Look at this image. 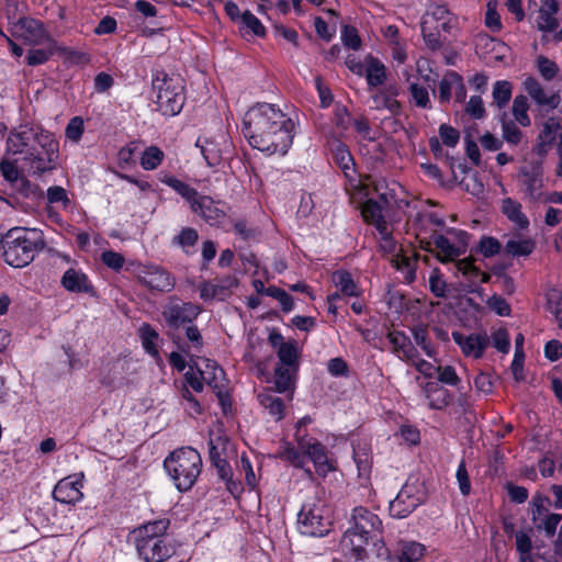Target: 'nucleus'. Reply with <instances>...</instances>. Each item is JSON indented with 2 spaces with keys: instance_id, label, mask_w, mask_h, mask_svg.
Segmentation results:
<instances>
[{
  "instance_id": "obj_30",
  "label": "nucleus",
  "mask_w": 562,
  "mask_h": 562,
  "mask_svg": "<svg viewBox=\"0 0 562 562\" xmlns=\"http://www.w3.org/2000/svg\"><path fill=\"white\" fill-rule=\"evenodd\" d=\"M454 268L457 273H460L462 277H464L471 286L488 282L491 279V276L477 268L473 260L470 258L456 261Z\"/></svg>"
},
{
  "instance_id": "obj_61",
  "label": "nucleus",
  "mask_w": 562,
  "mask_h": 562,
  "mask_svg": "<svg viewBox=\"0 0 562 562\" xmlns=\"http://www.w3.org/2000/svg\"><path fill=\"white\" fill-rule=\"evenodd\" d=\"M240 24L244 29H247L257 36H263L266 34V29L260 20L248 10L243 13Z\"/></svg>"
},
{
  "instance_id": "obj_39",
  "label": "nucleus",
  "mask_w": 562,
  "mask_h": 562,
  "mask_svg": "<svg viewBox=\"0 0 562 562\" xmlns=\"http://www.w3.org/2000/svg\"><path fill=\"white\" fill-rule=\"evenodd\" d=\"M562 120L559 117H549L542 125V130L539 134V140H540V150L544 151V147L547 145H551L555 137L558 132L562 128Z\"/></svg>"
},
{
  "instance_id": "obj_60",
  "label": "nucleus",
  "mask_w": 562,
  "mask_h": 562,
  "mask_svg": "<svg viewBox=\"0 0 562 562\" xmlns=\"http://www.w3.org/2000/svg\"><path fill=\"white\" fill-rule=\"evenodd\" d=\"M47 201L50 204H60L63 209H68L70 206V199L68 196L67 191L59 186H53L47 189Z\"/></svg>"
},
{
  "instance_id": "obj_43",
  "label": "nucleus",
  "mask_w": 562,
  "mask_h": 562,
  "mask_svg": "<svg viewBox=\"0 0 562 562\" xmlns=\"http://www.w3.org/2000/svg\"><path fill=\"white\" fill-rule=\"evenodd\" d=\"M165 158L164 151L157 146L147 147L140 157V167L146 171L157 169Z\"/></svg>"
},
{
  "instance_id": "obj_2",
  "label": "nucleus",
  "mask_w": 562,
  "mask_h": 562,
  "mask_svg": "<svg viewBox=\"0 0 562 562\" xmlns=\"http://www.w3.org/2000/svg\"><path fill=\"white\" fill-rule=\"evenodd\" d=\"M5 150L9 155H24L29 173L40 176L55 169L59 145L49 131L24 124L9 133Z\"/></svg>"
},
{
  "instance_id": "obj_24",
  "label": "nucleus",
  "mask_w": 562,
  "mask_h": 562,
  "mask_svg": "<svg viewBox=\"0 0 562 562\" xmlns=\"http://www.w3.org/2000/svg\"><path fill=\"white\" fill-rule=\"evenodd\" d=\"M524 88L529 97L541 106L554 110L561 102L559 92L546 90L540 82L532 77H528L524 81Z\"/></svg>"
},
{
  "instance_id": "obj_52",
  "label": "nucleus",
  "mask_w": 562,
  "mask_h": 562,
  "mask_svg": "<svg viewBox=\"0 0 562 562\" xmlns=\"http://www.w3.org/2000/svg\"><path fill=\"white\" fill-rule=\"evenodd\" d=\"M139 335L144 349L149 355H157L156 340L158 339V333L149 324H143L139 328Z\"/></svg>"
},
{
  "instance_id": "obj_36",
  "label": "nucleus",
  "mask_w": 562,
  "mask_h": 562,
  "mask_svg": "<svg viewBox=\"0 0 562 562\" xmlns=\"http://www.w3.org/2000/svg\"><path fill=\"white\" fill-rule=\"evenodd\" d=\"M312 422L313 419L306 415L300 418L295 425L294 440L302 452H305L308 446H313L318 441L307 432L306 427L312 424Z\"/></svg>"
},
{
  "instance_id": "obj_17",
  "label": "nucleus",
  "mask_w": 562,
  "mask_h": 562,
  "mask_svg": "<svg viewBox=\"0 0 562 562\" xmlns=\"http://www.w3.org/2000/svg\"><path fill=\"white\" fill-rule=\"evenodd\" d=\"M423 503V494L416 485L404 484L396 497L390 502L392 517L402 519L407 517Z\"/></svg>"
},
{
  "instance_id": "obj_16",
  "label": "nucleus",
  "mask_w": 562,
  "mask_h": 562,
  "mask_svg": "<svg viewBox=\"0 0 562 562\" xmlns=\"http://www.w3.org/2000/svg\"><path fill=\"white\" fill-rule=\"evenodd\" d=\"M139 282L150 291L170 292L176 285L172 274L157 265H143L137 270Z\"/></svg>"
},
{
  "instance_id": "obj_53",
  "label": "nucleus",
  "mask_w": 562,
  "mask_h": 562,
  "mask_svg": "<svg viewBox=\"0 0 562 562\" xmlns=\"http://www.w3.org/2000/svg\"><path fill=\"white\" fill-rule=\"evenodd\" d=\"M409 92L414 104L422 109H430L429 92L425 86L418 85L417 82L409 83Z\"/></svg>"
},
{
  "instance_id": "obj_59",
  "label": "nucleus",
  "mask_w": 562,
  "mask_h": 562,
  "mask_svg": "<svg viewBox=\"0 0 562 562\" xmlns=\"http://www.w3.org/2000/svg\"><path fill=\"white\" fill-rule=\"evenodd\" d=\"M371 99L372 106L376 110L387 109L390 112L395 113L400 109V103L384 92H375Z\"/></svg>"
},
{
  "instance_id": "obj_51",
  "label": "nucleus",
  "mask_w": 562,
  "mask_h": 562,
  "mask_svg": "<svg viewBox=\"0 0 562 562\" xmlns=\"http://www.w3.org/2000/svg\"><path fill=\"white\" fill-rule=\"evenodd\" d=\"M512 98V83L507 80L496 81L493 87V99L498 108L505 106Z\"/></svg>"
},
{
  "instance_id": "obj_56",
  "label": "nucleus",
  "mask_w": 562,
  "mask_h": 562,
  "mask_svg": "<svg viewBox=\"0 0 562 562\" xmlns=\"http://www.w3.org/2000/svg\"><path fill=\"white\" fill-rule=\"evenodd\" d=\"M266 295L276 299L279 302L282 311L285 313H289L294 308V301H293L292 296L280 288H277V286L267 288Z\"/></svg>"
},
{
  "instance_id": "obj_50",
  "label": "nucleus",
  "mask_w": 562,
  "mask_h": 562,
  "mask_svg": "<svg viewBox=\"0 0 562 562\" xmlns=\"http://www.w3.org/2000/svg\"><path fill=\"white\" fill-rule=\"evenodd\" d=\"M528 100L525 95H517L514 99L513 102V114L515 120L521 125V126H529L530 125V119L528 116Z\"/></svg>"
},
{
  "instance_id": "obj_1",
  "label": "nucleus",
  "mask_w": 562,
  "mask_h": 562,
  "mask_svg": "<svg viewBox=\"0 0 562 562\" xmlns=\"http://www.w3.org/2000/svg\"><path fill=\"white\" fill-rule=\"evenodd\" d=\"M295 123L271 103H258L244 117V135L251 147L267 155H285L292 146Z\"/></svg>"
},
{
  "instance_id": "obj_15",
  "label": "nucleus",
  "mask_w": 562,
  "mask_h": 562,
  "mask_svg": "<svg viewBox=\"0 0 562 562\" xmlns=\"http://www.w3.org/2000/svg\"><path fill=\"white\" fill-rule=\"evenodd\" d=\"M200 313L201 310L198 305L171 297L164 306L162 317L169 327L178 329L191 324Z\"/></svg>"
},
{
  "instance_id": "obj_37",
  "label": "nucleus",
  "mask_w": 562,
  "mask_h": 562,
  "mask_svg": "<svg viewBox=\"0 0 562 562\" xmlns=\"http://www.w3.org/2000/svg\"><path fill=\"white\" fill-rule=\"evenodd\" d=\"M297 368L278 366L274 370V386L277 392L284 393L293 390L294 374Z\"/></svg>"
},
{
  "instance_id": "obj_12",
  "label": "nucleus",
  "mask_w": 562,
  "mask_h": 562,
  "mask_svg": "<svg viewBox=\"0 0 562 562\" xmlns=\"http://www.w3.org/2000/svg\"><path fill=\"white\" fill-rule=\"evenodd\" d=\"M431 239L441 261H453L468 247V235L464 232L450 229L447 235L434 234Z\"/></svg>"
},
{
  "instance_id": "obj_40",
  "label": "nucleus",
  "mask_w": 562,
  "mask_h": 562,
  "mask_svg": "<svg viewBox=\"0 0 562 562\" xmlns=\"http://www.w3.org/2000/svg\"><path fill=\"white\" fill-rule=\"evenodd\" d=\"M361 213L364 221L374 225L376 229L387 226L383 217L382 207L376 202L372 200L367 201Z\"/></svg>"
},
{
  "instance_id": "obj_55",
  "label": "nucleus",
  "mask_w": 562,
  "mask_h": 562,
  "mask_svg": "<svg viewBox=\"0 0 562 562\" xmlns=\"http://www.w3.org/2000/svg\"><path fill=\"white\" fill-rule=\"evenodd\" d=\"M547 308L552 313L561 325L562 319V293L558 289H550L547 294Z\"/></svg>"
},
{
  "instance_id": "obj_46",
  "label": "nucleus",
  "mask_w": 562,
  "mask_h": 562,
  "mask_svg": "<svg viewBox=\"0 0 562 562\" xmlns=\"http://www.w3.org/2000/svg\"><path fill=\"white\" fill-rule=\"evenodd\" d=\"M44 48L30 49L26 55V63L30 66L45 64L55 53L56 42L54 44H44Z\"/></svg>"
},
{
  "instance_id": "obj_57",
  "label": "nucleus",
  "mask_w": 562,
  "mask_h": 562,
  "mask_svg": "<svg viewBox=\"0 0 562 562\" xmlns=\"http://www.w3.org/2000/svg\"><path fill=\"white\" fill-rule=\"evenodd\" d=\"M237 468L240 473L245 474V481H246V484L249 486V488L255 490L258 484L257 477L254 472L252 464H251L249 458L245 453H243L239 457Z\"/></svg>"
},
{
  "instance_id": "obj_31",
  "label": "nucleus",
  "mask_w": 562,
  "mask_h": 562,
  "mask_svg": "<svg viewBox=\"0 0 562 562\" xmlns=\"http://www.w3.org/2000/svg\"><path fill=\"white\" fill-rule=\"evenodd\" d=\"M558 3L555 0H542L538 12L537 25L540 31L553 32L559 23L555 18Z\"/></svg>"
},
{
  "instance_id": "obj_18",
  "label": "nucleus",
  "mask_w": 562,
  "mask_h": 562,
  "mask_svg": "<svg viewBox=\"0 0 562 562\" xmlns=\"http://www.w3.org/2000/svg\"><path fill=\"white\" fill-rule=\"evenodd\" d=\"M453 341L459 346L465 357L481 359L485 349L490 346V337L485 331L472 333L469 335L460 331H452Z\"/></svg>"
},
{
  "instance_id": "obj_19",
  "label": "nucleus",
  "mask_w": 562,
  "mask_h": 562,
  "mask_svg": "<svg viewBox=\"0 0 562 562\" xmlns=\"http://www.w3.org/2000/svg\"><path fill=\"white\" fill-rule=\"evenodd\" d=\"M198 373L201 375L202 380L215 391L217 397L224 406L227 385L224 370L218 367L215 361L203 359L202 362L198 364Z\"/></svg>"
},
{
  "instance_id": "obj_41",
  "label": "nucleus",
  "mask_w": 562,
  "mask_h": 562,
  "mask_svg": "<svg viewBox=\"0 0 562 562\" xmlns=\"http://www.w3.org/2000/svg\"><path fill=\"white\" fill-rule=\"evenodd\" d=\"M353 461L358 469L359 477H369L371 472V453L366 446H353Z\"/></svg>"
},
{
  "instance_id": "obj_23",
  "label": "nucleus",
  "mask_w": 562,
  "mask_h": 562,
  "mask_svg": "<svg viewBox=\"0 0 562 562\" xmlns=\"http://www.w3.org/2000/svg\"><path fill=\"white\" fill-rule=\"evenodd\" d=\"M422 397L430 409L441 411L452 401L451 393L437 382H426L422 385Z\"/></svg>"
},
{
  "instance_id": "obj_49",
  "label": "nucleus",
  "mask_w": 562,
  "mask_h": 562,
  "mask_svg": "<svg viewBox=\"0 0 562 562\" xmlns=\"http://www.w3.org/2000/svg\"><path fill=\"white\" fill-rule=\"evenodd\" d=\"M458 74L448 71L439 82L438 97L441 103L449 102L456 87Z\"/></svg>"
},
{
  "instance_id": "obj_8",
  "label": "nucleus",
  "mask_w": 562,
  "mask_h": 562,
  "mask_svg": "<svg viewBox=\"0 0 562 562\" xmlns=\"http://www.w3.org/2000/svg\"><path fill=\"white\" fill-rule=\"evenodd\" d=\"M458 27V18L446 5H430L422 19V34L428 48L439 49L442 34H451Z\"/></svg>"
},
{
  "instance_id": "obj_13",
  "label": "nucleus",
  "mask_w": 562,
  "mask_h": 562,
  "mask_svg": "<svg viewBox=\"0 0 562 562\" xmlns=\"http://www.w3.org/2000/svg\"><path fill=\"white\" fill-rule=\"evenodd\" d=\"M520 191L530 201L543 199V169L541 161L529 162L518 172Z\"/></svg>"
},
{
  "instance_id": "obj_4",
  "label": "nucleus",
  "mask_w": 562,
  "mask_h": 562,
  "mask_svg": "<svg viewBox=\"0 0 562 562\" xmlns=\"http://www.w3.org/2000/svg\"><path fill=\"white\" fill-rule=\"evenodd\" d=\"M349 524L339 547L345 555L359 558L369 542L381 533L382 521L376 514L358 506L352 509Z\"/></svg>"
},
{
  "instance_id": "obj_5",
  "label": "nucleus",
  "mask_w": 562,
  "mask_h": 562,
  "mask_svg": "<svg viewBox=\"0 0 562 562\" xmlns=\"http://www.w3.org/2000/svg\"><path fill=\"white\" fill-rule=\"evenodd\" d=\"M168 519L148 521L133 530V538L138 555L144 562H165L175 548L167 537Z\"/></svg>"
},
{
  "instance_id": "obj_47",
  "label": "nucleus",
  "mask_w": 562,
  "mask_h": 562,
  "mask_svg": "<svg viewBox=\"0 0 562 562\" xmlns=\"http://www.w3.org/2000/svg\"><path fill=\"white\" fill-rule=\"evenodd\" d=\"M497 1L491 0L486 4L484 24L485 26L493 33L501 32L503 25L501 21V15L497 11Z\"/></svg>"
},
{
  "instance_id": "obj_7",
  "label": "nucleus",
  "mask_w": 562,
  "mask_h": 562,
  "mask_svg": "<svg viewBox=\"0 0 562 562\" xmlns=\"http://www.w3.org/2000/svg\"><path fill=\"white\" fill-rule=\"evenodd\" d=\"M164 467L176 487L186 492L192 488L201 474L202 459L195 449L183 447L171 452L165 459Z\"/></svg>"
},
{
  "instance_id": "obj_28",
  "label": "nucleus",
  "mask_w": 562,
  "mask_h": 562,
  "mask_svg": "<svg viewBox=\"0 0 562 562\" xmlns=\"http://www.w3.org/2000/svg\"><path fill=\"white\" fill-rule=\"evenodd\" d=\"M542 499H533L535 509H532V520L539 530H543L547 536L551 537L555 533L558 525L560 524L562 516L560 514H546L543 518H540L544 512L542 506Z\"/></svg>"
},
{
  "instance_id": "obj_32",
  "label": "nucleus",
  "mask_w": 562,
  "mask_h": 562,
  "mask_svg": "<svg viewBox=\"0 0 562 562\" xmlns=\"http://www.w3.org/2000/svg\"><path fill=\"white\" fill-rule=\"evenodd\" d=\"M160 181L175 190L179 195H181V198L184 199L186 202L190 205V209L195 205L196 201L202 195L193 187L171 175L162 176Z\"/></svg>"
},
{
  "instance_id": "obj_54",
  "label": "nucleus",
  "mask_w": 562,
  "mask_h": 562,
  "mask_svg": "<svg viewBox=\"0 0 562 562\" xmlns=\"http://www.w3.org/2000/svg\"><path fill=\"white\" fill-rule=\"evenodd\" d=\"M412 334L417 346L422 348L425 355L429 358L435 357L436 349L432 347L427 329L423 326H417L412 329Z\"/></svg>"
},
{
  "instance_id": "obj_58",
  "label": "nucleus",
  "mask_w": 562,
  "mask_h": 562,
  "mask_svg": "<svg viewBox=\"0 0 562 562\" xmlns=\"http://www.w3.org/2000/svg\"><path fill=\"white\" fill-rule=\"evenodd\" d=\"M85 131V122L81 116H74L68 122L66 130H65V136L67 139L71 140L72 143H78L83 134Z\"/></svg>"
},
{
  "instance_id": "obj_64",
  "label": "nucleus",
  "mask_w": 562,
  "mask_h": 562,
  "mask_svg": "<svg viewBox=\"0 0 562 562\" xmlns=\"http://www.w3.org/2000/svg\"><path fill=\"white\" fill-rule=\"evenodd\" d=\"M477 249L484 257L488 258L499 252L501 244L494 237H483L479 243Z\"/></svg>"
},
{
  "instance_id": "obj_9",
  "label": "nucleus",
  "mask_w": 562,
  "mask_h": 562,
  "mask_svg": "<svg viewBox=\"0 0 562 562\" xmlns=\"http://www.w3.org/2000/svg\"><path fill=\"white\" fill-rule=\"evenodd\" d=\"M331 526L330 509L321 499H307L297 514V527L302 535L323 537Z\"/></svg>"
},
{
  "instance_id": "obj_21",
  "label": "nucleus",
  "mask_w": 562,
  "mask_h": 562,
  "mask_svg": "<svg viewBox=\"0 0 562 562\" xmlns=\"http://www.w3.org/2000/svg\"><path fill=\"white\" fill-rule=\"evenodd\" d=\"M194 214L201 216L212 226H218L224 223L226 213L220 202H215L211 196L201 195L195 205L191 209Z\"/></svg>"
},
{
  "instance_id": "obj_42",
  "label": "nucleus",
  "mask_w": 562,
  "mask_h": 562,
  "mask_svg": "<svg viewBox=\"0 0 562 562\" xmlns=\"http://www.w3.org/2000/svg\"><path fill=\"white\" fill-rule=\"evenodd\" d=\"M228 438L225 436H222L220 434H211L210 435V460L211 462H215L217 460H223L227 457V449H228Z\"/></svg>"
},
{
  "instance_id": "obj_6",
  "label": "nucleus",
  "mask_w": 562,
  "mask_h": 562,
  "mask_svg": "<svg viewBox=\"0 0 562 562\" xmlns=\"http://www.w3.org/2000/svg\"><path fill=\"white\" fill-rule=\"evenodd\" d=\"M153 101L164 116L179 114L184 105V83L179 75L158 70L151 78Z\"/></svg>"
},
{
  "instance_id": "obj_44",
  "label": "nucleus",
  "mask_w": 562,
  "mask_h": 562,
  "mask_svg": "<svg viewBox=\"0 0 562 562\" xmlns=\"http://www.w3.org/2000/svg\"><path fill=\"white\" fill-rule=\"evenodd\" d=\"M281 458L289 461L295 468L304 469L308 477L313 476L311 469L305 468L306 454H304L297 447L295 448L292 445H286L281 452Z\"/></svg>"
},
{
  "instance_id": "obj_29",
  "label": "nucleus",
  "mask_w": 562,
  "mask_h": 562,
  "mask_svg": "<svg viewBox=\"0 0 562 562\" xmlns=\"http://www.w3.org/2000/svg\"><path fill=\"white\" fill-rule=\"evenodd\" d=\"M501 211L518 229L526 231L529 227V220L522 212V205L518 201L512 198L503 199Z\"/></svg>"
},
{
  "instance_id": "obj_26",
  "label": "nucleus",
  "mask_w": 562,
  "mask_h": 562,
  "mask_svg": "<svg viewBox=\"0 0 562 562\" xmlns=\"http://www.w3.org/2000/svg\"><path fill=\"white\" fill-rule=\"evenodd\" d=\"M387 339L392 345L393 353L401 360L409 362L417 356V349L412 344L411 339L403 331H391Z\"/></svg>"
},
{
  "instance_id": "obj_45",
  "label": "nucleus",
  "mask_w": 562,
  "mask_h": 562,
  "mask_svg": "<svg viewBox=\"0 0 562 562\" xmlns=\"http://www.w3.org/2000/svg\"><path fill=\"white\" fill-rule=\"evenodd\" d=\"M277 353H278V358L281 363L280 366L290 367V368L299 367V363H297L299 351H297V347L295 346L294 342L288 341L286 345H281L278 348Z\"/></svg>"
},
{
  "instance_id": "obj_11",
  "label": "nucleus",
  "mask_w": 562,
  "mask_h": 562,
  "mask_svg": "<svg viewBox=\"0 0 562 562\" xmlns=\"http://www.w3.org/2000/svg\"><path fill=\"white\" fill-rule=\"evenodd\" d=\"M8 31L12 37L27 45L54 44V40L44 24L31 16L9 19Z\"/></svg>"
},
{
  "instance_id": "obj_34",
  "label": "nucleus",
  "mask_w": 562,
  "mask_h": 562,
  "mask_svg": "<svg viewBox=\"0 0 562 562\" xmlns=\"http://www.w3.org/2000/svg\"><path fill=\"white\" fill-rule=\"evenodd\" d=\"M258 401L267 413L276 420H281L284 417L283 401L276 396L270 390L259 393Z\"/></svg>"
},
{
  "instance_id": "obj_20",
  "label": "nucleus",
  "mask_w": 562,
  "mask_h": 562,
  "mask_svg": "<svg viewBox=\"0 0 562 562\" xmlns=\"http://www.w3.org/2000/svg\"><path fill=\"white\" fill-rule=\"evenodd\" d=\"M81 488V477L77 475H70L61 479L56 484L53 491V497L55 501L61 504H75L80 502L83 497Z\"/></svg>"
},
{
  "instance_id": "obj_48",
  "label": "nucleus",
  "mask_w": 562,
  "mask_h": 562,
  "mask_svg": "<svg viewBox=\"0 0 562 562\" xmlns=\"http://www.w3.org/2000/svg\"><path fill=\"white\" fill-rule=\"evenodd\" d=\"M535 249V243L531 239H509L505 245V250L513 256H528Z\"/></svg>"
},
{
  "instance_id": "obj_33",
  "label": "nucleus",
  "mask_w": 562,
  "mask_h": 562,
  "mask_svg": "<svg viewBox=\"0 0 562 562\" xmlns=\"http://www.w3.org/2000/svg\"><path fill=\"white\" fill-rule=\"evenodd\" d=\"M331 281L344 296L358 297L362 293L360 286L346 270L335 271L331 276Z\"/></svg>"
},
{
  "instance_id": "obj_38",
  "label": "nucleus",
  "mask_w": 562,
  "mask_h": 562,
  "mask_svg": "<svg viewBox=\"0 0 562 562\" xmlns=\"http://www.w3.org/2000/svg\"><path fill=\"white\" fill-rule=\"evenodd\" d=\"M366 79L369 87H379L386 79L385 66L375 58H370L366 68Z\"/></svg>"
},
{
  "instance_id": "obj_22",
  "label": "nucleus",
  "mask_w": 562,
  "mask_h": 562,
  "mask_svg": "<svg viewBox=\"0 0 562 562\" xmlns=\"http://www.w3.org/2000/svg\"><path fill=\"white\" fill-rule=\"evenodd\" d=\"M303 453L313 463L318 475L326 476L336 470V460L319 440L315 445L308 446Z\"/></svg>"
},
{
  "instance_id": "obj_25",
  "label": "nucleus",
  "mask_w": 562,
  "mask_h": 562,
  "mask_svg": "<svg viewBox=\"0 0 562 562\" xmlns=\"http://www.w3.org/2000/svg\"><path fill=\"white\" fill-rule=\"evenodd\" d=\"M63 288L71 293L94 295V286L88 276L80 269H67L60 280Z\"/></svg>"
},
{
  "instance_id": "obj_62",
  "label": "nucleus",
  "mask_w": 562,
  "mask_h": 562,
  "mask_svg": "<svg viewBox=\"0 0 562 562\" xmlns=\"http://www.w3.org/2000/svg\"><path fill=\"white\" fill-rule=\"evenodd\" d=\"M493 347L503 353H507L510 348L509 334L505 328H498L492 334Z\"/></svg>"
},
{
  "instance_id": "obj_10",
  "label": "nucleus",
  "mask_w": 562,
  "mask_h": 562,
  "mask_svg": "<svg viewBox=\"0 0 562 562\" xmlns=\"http://www.w3.org/2000/svg\"><path fill=\"white\" fill-rule=\"evenodd\" d=\"M380 235V248L385 254L392 255L391 263L404 274V280L412 283L416 278L417 255L411 249L398 247L392 237L389 227L378 229Z\"/></svg>"
},
{
  "instance_id": "obj_14",
  "label": "nucleus",
  "mask_w": 562,
  "mask_h": 562,
  "mask_svg": "<svg viewBox=\"0 0 562 562\" xmlns=\"http://www.w3.org/2000/svg\"><path fill=\"white\" fill-rule=\"evenodd\" d=\"M196 146L210 167L218 166L232 153V143L225 133H220L212 138L199 137Z\"/></svg>"
},
{
  "instance_id": "obj_35",
  "label": "nucleus",
  "mask_w": 562,
  "mask_h": 562,
  "mask_svg": "<svg viewBox=\"0 0 562 562\" xmlns=\"http://www.w3.org/2000/svg\"><path fill=\"white\" fill-rule=\"evenodd\" d=\"M426 552L424 544L415 541L400 543L397 562H420Z\"/></svg>"
},
{
  "instance_id": "obj_3",
  "label": "nucleus",
  "mask_w": 562,
  "mask_h": 562,
  "mask_svg": "<svg viewBox=\"0 0 562 562\" xmlns=\"http://www.w3.org/2000/svg\"><path fill=\"white\" fill-rule=\"evenodd\" d=\"M0 246L5 263L24 268L44 249L45 238L38 228L13 227L2 235Z\"/></svg>"
},
{
  "instance_id": "obj_27",
  "label": "nucleus",
  "mask_w": 562,
  "mask_h": 562,
  "mask_svg": "<svg viewBox=\"0 0 562 562\" xmlns=\"http://www.w3.org/2000/svg\"><path fill=\"white\" fill-rule=\"evenodd\" d=\"M333 160L342 170L346 178L353 180L356 177L353 158L344 143L335 140L330 146Z\"/></svg>"
},
{
  "instance_id": "obj_63",
  "label": "nucleus",
  "mask_w": 562,
  "mask_h": 562,
  "mask_svg": "<svg viewBox=\"0 0 562 562\" xmlns=\"http://www.w3.org/2000/svg\"><path fill=\"white\" fill-rule=\"evenodd\" d=\"M486 305L499 316H509L510 306L507 301L498 294H494L486 301Z\"/></svg>"
}]
</instances>
